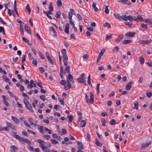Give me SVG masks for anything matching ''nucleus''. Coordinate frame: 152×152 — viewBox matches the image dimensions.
<instances>
[{
	"mask_svg": "<svg viewBox=\"0 0 152 152\" xmlns=\"http://www.w3.org/2000/svg\"><path fill=\"white\" fill-rule=\"evenodd\" d=\"M77 81L79 83H83L85 85H87L84 73H83L81 74L80 77L77 79Z\"/></svg>",
	"mask_w": 152,
	"mask_h": 152,
	"instance_id": "obj_1",
	"label": "nucleus"
},
{
	"mask_svg": "<svg viewBox=\"0 0 152 152\" xmlns=\"http://www.w3.org/2000/svg\"><path fill=\"white\" fill-rule=\"evenodd\" d=\"M37 127L40 130V132L42 134H44L45 133L44 131H47L48 129L46 127L43 128V126L38 125Z\"/></svg>",
	"mask_w": 152,
	"mask_h": 152,
	"instance_id": "obj_2",
	"label": "nucleus"
},
{
	"mask_svg": "<svg viewBox=\"0 0 152 152\" xmlns=\"http://www.w3.org/2000/svg\"><path fill=\"white\" fill-rule=\"evenodd\" d=\"M152 142V141H150L145 143H142V145L140 149L142 150H143L145 148L147 147L149 145H150L151 143Z\"/></svg>",
	"mask_w": 152,
	"mask_h": 152,
	"instance_id": "obj_3",
	"label": "nucleus"
},
{
	"mask_svg": "<svg viewBox=\"0 0 152 152\" xmlns=\"http://www.w3.org/2000/svg\"><path fill=\"white\" fill-rule=\"evenodd\" d=\"M70 12L69 13V20H72V15L75 13V12L72 9H70Z\"/></svg>",
	"mask_w": 152,
	"mask_h": 152,
	"instance_id": "obj_4",
	"label": "nucleus"
},
{
	"mask_svg": "<svg viewBox=\"0 0 152 152\" xmlns=\"http://www.w3.org/2000/svg\"><path fill=\"white\" fill-rule=\"evenodd\" d=\"M135 32H128L125 34L126 36L129 37H134L135 34Z\"/></svg>",
	"mask_w": 152,
	"mask_h": 152,
	"instance_id": "obj_5",
	"label": "nucleus"
},
{
	"mask_svg": "<svg viewBox=\"0 0 152 152\" xmlns=\"http://www.w3.org/2000/svg\"><path fill=\"white\" fill-rule=\"evenodd\" d=\"M76 142L79 146L78 147V150H82L83 149V145L81 142L78 141H77Z\"/></svg>",
	"mask_w": 152,
	"mask_h": 152,
	"instance_id": "obj_6",
	"label": "nucleus"
},
{
	"mask_svg": "<svg viewBox=\"0 0 152 152\" xmlns=\"http://www.w3.org/2000/svg\"><path fill=\"white\" fill-rule=\"evenodd\" d=\"M90 98L89 100V102L91 104H93L94 101V95L92 92H90Z\"/></svg>",
	"mask_w": 152,
	"mask_h": 152,
	"instance_id": "obj_7",
	"label": "nucleus"
},
{
	"mask_svg": "<svg viewBox=\"0 0 152 152\" xmlns=\"http://www.w3.org/2000/svg\"><path fill=\"white\" fill-rule=\"evenodd\" d=\"M132 83V81H131L128 83L127 85L126 86V89L127 90H129L130 89Z\"/></svg>",
	"mask_w": 152,
	"mask_h": 152,
	"instance_id": "obj_8",
	"label": "nucleus"
},
{
	"mask_svg": "<svg viewBox=\"0 0 152 152\" xmlns=\"http://www.w3.org/2000/svg\"><path fill=\"white\" fill-rule=\"evenodd\" d=\"M6 124L8 127L10 128L11 129L14 130H15V128L14 126L13 125H12V124H11L10 123H9L8 122H6Z\"/></svg>",
	"mask_w": 152,
	"mask_h": 152,
	"instance_id": "obj_9",
	"label": "nucleus"
},
{
	"mask_svg": "<svg viewBox=\"0 0 152 152\" xmlns=\"http://www.w3.org/2000/svg\"><path fill=\"white\" fill-rule=\"evenodd\" d=\"M69 24L68 23H67L66 24L64 31L66 34H68L69 33Z\"/></svg>",
	"mask_w": 152,
	"mask_h": 152,
	"instance_id": "obj_10",
	"label": "nucleus"
},
{
	"mask_svg": "<svg viewBox=\"0 0 152 152\" xmlns=\"http://www.w3.org/2000/svg\"><path fill=\"white\" fill-rule=\"evenodd\" d=\"M25 30L29 34H31V32L30 27L26 25H25Z\"/></svg>",
	"mask_w": 152,
	"mask_h": 152,
	"instance_id": "obj_11",
	"label": "nucleus"
},
{
	"mask_svg": "<svg viewBox=\"0 0 152 152\" xmlns=\"http://www.w3.org/2000/svg\"><path fill=\"white\" fill-rule=\"evenodd\" d=\"M119 2H121L124 4H127L129 5H130L131 3L128 1V0H121L118 1Z\"/></svg>",
	"mask_w": 152,
	"mask_h": 152,
	"instance_id": "obj_12",
	"label": "nucleus"
},
{
	"mask_svg": "<svg viewBox=\"0 0 152 152\" xmlns=\"http://www.w3.org/2000/svg\"><path fill=\"white\" fill-rule=\"evenodd\" d=\"M11 118L12 120L17 124H19V121L18 119L13 116H11Z\"/></svg>",
	"mask_w": 152,
	"mask_h": 152,
	"instance_id": "obj_13",
	"label": "nucleus"
},
{
	"mask_svg": "<svg viewBox=\"0 0 152 152\" xmlns=\"http://www.w3.org/2000/svg\"><path fill=\"white\" fill-rule=\"evenodd\" d=\"M96 2H93L92 4V7L94 9V11L95 12H98V9L96 7Z\"/></svg>",
	"mask_w": 152,
	"mask_h": 152,
	"instance_id": "obj_14",
	"label": "nucleus"
},
{
	"mask_svg": "<svg viewBox=\"0 0 152 152\" xmlns=\"http://www.w3.org/2000/svg\"><path fill=\"white\" fill-rule=\"evenodd\" d=\"M57 6L58 8H60L62 5V2L61 0H58L56 2Z\"/></svg>",
	"mask_w": 152,
	"mask_h": 152,
	"instance_id": "obj_15",
	"label": "nucleus"
},
{
	"mask_svg": "<svg viewBox=\"0 0 152 152\" xmlns=\"http://www.w3.org/2000/svg\"><path fill=\"white\" fill-rule=\"evenodd\" d=\"M114 15L116 19L119 20H121V16H120L119 14L114 13Z\"/></svg>",
	"mask_w": 152,
	"mask_h": 152,
	"instance_id": "obj_16",
	"label": "nucleus"
},
{
	"mask_svg": "<svg viewBox=\"0 0 152 152\" xmlns=\"http://www.w3.org/2000/svg\"><path fill=\"white\" fill-rule=\"evenodd\" d=\"M131 42V40L130 39L124 40V41L121 42V43L124 45H126Z\"/></svg>",
	"mask_w": 152,
	"mask_h": 152,
	"instance_id": "obj_17",
	"label": "nucleus"
},
{
	"mask_svg": "<svg viewBox=\"0 0 152 152\" xmlns=\"http://www.w3.org/2000/svg\"><path fill=\"white\" fill-rule=\"evenodd\" d=\"M124 36L122 35H121L117 39H115V41L117 42H120L123 38Z\"/></svg>",
	"mask_w": 152,
	"mask_h": 152,
	"instance_id": "obj_18",
	"label": "nucleus"
},
{
	"mask_svg": "<svg viewBox=\"0 0 152 152\" xmlns=\"http://www.w3.org/2000/svg\"><path fill=\"white\" fill-rule=\"evenodd\" d=\"M139 59L140 64H143L145 61L144 58L142 56H140L139 57Z\"/></svg>",
	"mask_w": 152,
	"mask_h": 152,
	"instance_id": "obj_19",
	"label": "nucleus"
},
{
	"mask_svg": "<svg viewBox=\"0 0 152 152\" xmlns=\"http://www.w3.org/2000/svg\"><path fill=\"white\" fill-rule=\"evenodd\" d=\"M80 122V124L81 127H84L86 126V121L83 120Z\"/></svg>",
	"mask_w": 152,
	"mask_h": 152,
	"instance_id": "obj_20",
	"label": "nucleus"
},
{
	"mask_svg": "<svg viewBox=\"0 0 152 152\" xmlns=\"http://www.w3.org/2000/svg\"><path fill=\"white\" fill-rule=\"evenodd\" d=\"M68 78L69 80L72 82H73L74 80L73 77L71 74L69 73L68 75Z\"/></svg>",
	"mask_w": 152,
	"mask_h": 152,
	"instance_id": "obj_21",
	"label": "nucleus"
},
{
	"mask_svg": "<svg viewBox=\"0 0 152 152\" xmlns=\"http://www.w3.org/2000/svg\"><path fill=\"white\" fill-rule=\"evenodd\" d=\"M88 85L91 87H92V85L91 83V77H90V75H89L88 77Z\"/></svg>",
	"mask_w": 152,
	"mask_h": 152,
	"instance_id": "obj_22",
	"label": "nucleus"
},
{
	"mask_svg": "<svg viewBox=\"0 0 152 152\" xmlns=\"http://www.w3.org/2000/svg\"><path fill=\"white\" fill-rule=\"evenodd\" d=\"M50 31L53 32V33L54 34V36H56V33L55 30L54 28L52 27H50Z\"/></svg>",
	"mask_w": 152,
	"mask_h": 152,
	"instance_id": "obj_23",
	"label": "nucleus"
},
{
	"mask_svg": "<svg viewBox=\"0 0 152 152\" xmlns=\"http://www.w3.org/2000/svg\"><path fill=\"white\" fill-rule=\"evenodd\" d=\"M61 14V12L60 11H58L56 12L55 16L57 18H60V16Z\"/></svg>",
	"mask_w": 152,
	"mask_h": 152,
	"instance_id": "obj_24",
	"label": "nucleus"
},
{
	"mask_svg": "<svg viewBox=\"0 0 152 152\" xmlns=\"http://www.w3.org/2000/svg\"><path fill=\"white\" fill-rule=\"evenodd\" d=\"M26 107L28 110H29L32 113L33 112V111L31 109L32 107L31 105H25Z\"/></svg>",
	"mask_w": 152,
	"mask_h": 152,
	"instance_id": "obj_25",
	"label": "nucleus"
},
{
	"mask_svg": "<svg viewBox=\"0 0 152 152\" xmlns=\"http://www.w3.org/2000/svg\"><path fill=\"white\" fill-rule=\"evenodd\" d=\"M119 50V48L118 46H115L113 49V53L115 52H117Z\"/></svg>",
	"mask_w": 152,
	"mask_h": 152,
	"instance_id": "obj_26",
	"label": "nucleus"
},
{
	"mask_svg": "<svg viewBox=\"0 0 152 152\" xmlns=\"http://www.w3.org/2000/svg\"><path fill=\"white\" fill-rule=\"evenodd\" d=\"M95 144L97 146L99 147H101L102 146V143L99 142L97 139L96 140Z\"/></svg>",
	"mask_w": 152,
	"mask_h": 152,
	"instance_id": "obj_27",
	"label": "nucleus"
},
{
	"mask_svg": "<svg viewBox=\"0 0 152 152\" xmlns=\"http://www.w3.org/2000/svg\"><path fill=\"white\" fill-rule=\"evenodd\" d=\"M116 123V121L114 119L111 120L109 122V123L112 125H115Z\"/></svg>",
	"mask_w": 152,
	"mask_h": 152,
	"instance_id": "obj_28",
	"label": "nucleus"
},
{
	"mask_svg": "<svg viewBox=\"0 0 152 152\" xmlns=\"http://www.w3.org/2000/svg\"><path fill=\"white\" fill-rule=\"evenodd\" d=\"M26 9L27 10L28 13L29 15L31 13V10L28 4H27V6L26 7Z\"/></svg>",
	"mask_w": 152,
	"mask_h": 152,
	"instance_id": "obj_29",
	"label": "nucleus"
},
{
	"mask_svg": "<svg viewBox=\"0 0 152 152\" xmlns=\"http://www.w3.org/2000/svg\"><path fill=\"white\" fill-rule=\"evenodd\" d=\"M104 27H107L108 28H110L111 27V25L108 22H106L104 25Z\"/></svg>",
	"mask_w": 152,
	"mask_h": 152,
	"instance_id": "obj_30",
	"label": "nucleus"
},
{
	"mask_svg": "<svg viewBox=\"0 0 152 152\" xmlns=\"http://www.w3.org/2000/svg\"><path fill=\"white\" fill-rule=\"evenodd\" d=\"M48 9H49V10H51V11H53V4L51 2H50L49 4Z\"/></svg>",
	"mask_w": 152,
	"mask_h": 152,
	"instance_id": "obj_31",
	"label": "nucleus"
},
{
	"mask_svg": "<svg viewBox=\"0 0 152 152\" xmlns=\"http://www.w3.org/2000/svg\"><path fill=\"white\" fill-rule=\"evenodd\" d=\"M33 121V119L31 118H29L28 120V122L31 125H33L34 124Z\"/></svg>",
	"mask_w": 152,
	"mask_h": 152,
	"instance_id": "obj_32",
	"label": "nucleus"
},
{
	"mask_svg": "<svg viewBox=\"0 0 152 152\" xmlns=\"http://www.w3.org/2000/svg\"><path fill=\"white\" fill-rule=\"evenodd\" d=\"M67 86L68 88H72L71 84L69 80H67Z\"/></svg>",
	"mask_w": 152,
	"mask_h": 152,
	"instance_id": "obj_33",
	"label": "nucleus"
},
{
	"mask_svg": "<svg viewBox=\"0 0 152 152\" xmlns=\"http://www.w3.org/2000/svg\"><path fill=\"white\" fill-rule=\"evenodd\" d=\"M109 7V6H106L105 7V9L104 11V12L106 14H108L109 12V10L108 9V7Z\"/></svg>",
	"mask_w": 152,
	"mask_h": 152,
	"instance_id": "obj_34",
	"label": "nucleus"
},
{
	"mask_svg": "<svg viewBox=\"0 0 152 152\" xmlns=\"http://www.w3.org/2000/svg\"><path fill=\"white\" fill-rule=\"evenodd\" d=\"M137 18L138 19V20H138V21H137V22H138L139 21L141 22L143 21V19L140 15H138L137 16Z\"/></svg>",
	"mask_w": 152,
	"mask_h": 152,
	"instance_id": "obj_35",
	"label": "nucleus"
},
{
	"mask_svg": "<svg viewBox=\"0 0 152 152\" xmlns=\"http://www.w3.org/2000/svg\"><path fill=\"white\" fill-rule=\"evenodd\" d=\"M50 141L51 142L54 144H57L58 143V142L56 140L51 139Z\"/></svg>",
	"mask_w": 152,
	"mask_h": 152,
	"instance_id": "obj_36",
	"label": "nucleus"
},
{
	"mask_svg": "<svg viewBox=\"0 0 152 152\" xmlns=\"http://www.w3.org/2000/svg\"><path fill=\"white\" fill-rule=\"evenodd\" d=\"M61 53L63 55V56L66 55V50L64 49H63L61 50Z\"/></svg>",
	"mask_w": 152,
	"mask_h": 152,
	"instance_id": "obj_37",
	"label": "nucleus"
},
{
	"mask_svg": "<svg viewBox=\"0 0 152 152\" xmlns=\"http://www.w3.org/2000/svg\"><path fill=\"white\" fill-rule=\"evenodd\" d=\"M61 53L63 55V56L66 55V50L64 49H63L61 50Z\"/></svg>",
	"mask_w": 152,
	"mask_h": 152,
	"instance_id": "obj_38",
	"label": "nucleus"
},
{
	"mask_svg": "<svg viewBox=\"0 0 152 152\" xmlns=\"http://www.w3.org/2000/svg\"><path fill=\"white\" fill-rule=\"evenodd\" d=\"M65 70L68 73H70V66H67L65 67Z\"/></svg>",
	"mask_w": 152,
	"mask_h": 152,
	"instance_id": "obj_39",
	"label": "nucleus"
},
{
	"mask_svg": "<svg viewBox=\"0 0 152 152\" xmlns=\"http://www.w3.org/2000/svg\"><path fill=\"white\" fill-rule=\"evenodd\" d=\"M42 137L47 140H49L50 138V136L49 135H42Z\"/></svg>",
	"mask_w": 152,
	"mask_h": 152,
	"instance_id": "obj_40",
	"label": "nucleus"
},
{
	"mask_svg": "<svg viewBox=\"0 0 152 152\" xmlns=\"http://www.w3.org/2000/svg\"><path fill=\"white\" fill-rule=\"evenodd\" d=\"M145 23H148L151 24H152V21L151 20L149 19H146L145 20Z\"/></svg>",
	"mask_w": 152,
	"mask_h": 152,
	"instance_id": "obj_41",
	"label": "nucleus"
},
{
	"mask_svg": "<svg viewBox=\"0 0 152 152\" xmlns=\"http://www.w3.org/2000/svg\"><path fill=\"white\" fill-rule=\"evenodd\" d=\"M2 78L3 79H4L5 82H9V79L6 75L3 76Z\"/></svg>",
	"mask_w": 152,
	"mask_h": 152,
	"instance_id": "obj_42",
	"label": "nucleus"
},
{
	"mask_svg": "<svg viewBox=\"0 0 152 152\" xmlns=\"http://www.w3.org/2000/svg\"><path fill=\"white\" fill-rule=\"evenodd\" d=\"M13 133H14V137H15V138L18 139L19 140V139H20V138L21 137H20L18 135L16 134L15 132H14Z\"/></svg>",
	"mask_w": 152,
	"mask_h": 152,
	"instance_id": "obj_43",
	"label": "nucleus"
},
{
	"mask_svg": "<svg viewBox=\"0 0 152 152\" xmlns=\"http://www.w3.org/2000/svg\"><path fill=\"white\" fill-rule=\"evenodd\" d=\"M127 17L128 16L126 15H123L121 16V19H123L124 20L127 21Z\"/></svg>",
	"mask_w": 152,
	"mask_h": 152,
	"instance_id": "obj_44",
	"label": "nucleus"
},
{
	"mask_svg": "<svg viewBox=\"0 0 152 152\" xmlns=\"http://www.w3.org/2000/svg\"><path fill=\"white\" fill-rule=\"evenodd\" d=\"M112 35L113 34H110L107 35H106V39H108L111 38Z\"/></svg>",
	"mask_w": 152,
	"mask_h": 152,
	"instance_id": "obj_45",
	"label": "nucleus"
},
{
	"mask_svg": "<svg viewBox=\"0 0 152 152\" xmlns=\"http://www.w3.org/2000/svg\"><path fill=\"white\" fill-rule=\"evenodd\" d=\"M69 121L70 123H71L72 121L73 118L72 115H69Z\"/></svg>",
	"mask_w": 152,
	"mask_h": 152,
	"instance_id": "obj_46",
	"label": "nucleus"
},
{
	"mask_svg": "<svg viewBox=\"0 0 152 152\" xmlns=\"http://www.w3.org/2000/svg\"><path fill=\"white\" fill-rule=\"evenodd\" d=\"M125 24L126 25L128 26L129 27H132V23H129L128 22H124Z\"/></svg>",
	"mask_w": 152,
	"mask_h": 152,
	"instance_id": "obj_47",
	"label": "nucleus"
},
{
	"mask_svg": "<svg viewBox=\"0 0 152 152\" xmlns=\"http://www.w3.org/2000/svg\"><path fill=\"white\" fill-rule=\"evenodd\" d=\"M129 20L130 21H132L133 20V18L131 15H129L127 17V20Z\"/></svg>",
	"mask_w": 152,
	"mask_h": 152,
	"instance_id": "obj_48",
	"label": "nucleus"
},
{
	"mask_svg": "<svg viewBox=\"0 0 152 152\" xmlns=\"http://www.w3.org/2000/svg\"><path fill=\"white\" fill-rule=\"evenodd\" d=\"M39 56H40V57L41 58H42V59H44L45 56H44V55L41 52H39Z\"/></svg>",
	"mask_w": 152,
	"mask_h": 152,
	"instance_id": "obj_49",
	"label": "nucleus"
},
{
	"mask_svg": "<svg viewBox=\"0 0 152 152\" xmlns=\"http://www.w3.org/2000/svg\"><path fill=\"white\" fill-rule=\"evenodd\" d=\"M28 148L29 149L30 151H32L33 152H34L35 149L33 148V147L30 145H28Z\"/></svg>",
	"mask_w": 152,
	"mask_h": 152,
	"instance_id": "obj_50",
	"label": "nucleus"
},
{
	"mask_svg": "<svg viewBox=\"0 0 152 152\" xmlns=\"http://www.w3.org/2000/svg\"><path fill=\"white\" fill-rule=\"evenodd\" d=\"M102 123V125L103 126H105L106 125L105 120L104 118H102L101 120Z\"/></svg>",
	"mask_w": 152,
	"mask_h": 152,
	"instance_id": "obj_51",
	"label": "nucleus"
},
{
	"mask_svg": "<svg viewBox=\"0 0 152 152\" xmlns=\"http://www.w3.org/2000/svg\"><path fill=\"white\" fill-rule=\"evenodd\" d=\"M10 3L9 1L6 2L4 4L6 9H8V6Z\"/></svg>",
	"mask_w": 152,
	"mask_h": 152,
	"instance_id": "obj_52",
	"label": "nucleus"
},
{
	"mask_svg": "<svg viewBox=\"0 0 152 152\" xmlns=\"http://www.w3.org/2000/svg\"><path fill=\"white\" fill-rule=\"evenodd\" d=\"M24 125L27 127L30 128H31V127L30 126V125L28 124L26 121H24Z\"/></svg>",
	"mask_w": 152,
	"mask_h": 152,
	"instance_id": "obj_53",
	"label": "nucleus"
},
{
	"mask_svg": "<svg viewBox=\"0 0 152 152\" xmlns=\"http://www.w3.org/2000/svg\"><path fill=\"white\" fill-rule=\"evenodd\" d=\"M11 148L12 149L14 150V151H17L18 150V148L16 147L15 146L13 145H12L11 146Z\"/></svg>",
	"mask_w": 152,
	"mask_h": 152,
	"instance_id": "obj_54",
	"label": "nucleus"
},
{
	"mask_svg": "<svg viewBox=\"0 0 152 152\" xmlns=\"http://www.w3.org/2000/svg\"><path fill=\"white\" fill-rule=\"evenodd\" d=\"M60 83L63 85H65L66 83V81L65 80H63L60 81Z\"/></svg>",
	"mask_w": 152,
	"mask_h": 152,
	"instance_id": "obj_55",
	"label": "nucleus"
},
{
	"mask_svg": "<svg viewBox=\"0 0 152 152\" xmlns=\"http://www.w3.org/2000/svg\"><path fill=\"white\" fill-rule=\"evenodd\" d=\"M105 50L104 49H102L100 51V53H99V55L101 56H102L105 52Z\"/></svg>",
	"mask_w": 152,
	"mask_h": 152,
	"instance_id": "obj_56",
	"label": "nucleus"
},
{
	"mask_svg": "<svg viewBox=\"0 0 152 152\" xmlns=\"http://www.w3.org/2000/svg\"><path fill=\"white\" fill-rule=\"evenodd\" d=\"M142 27L144 28L147 29V25L145 24L144 23H142L141 24Z\"/></svg>",
	"mask_w": 152,
	"mask_h": 152,
	"instance_id": "obj_57",
	"label": "nucleus"
},
{
	"mask_svg": "<svg viewBox=\"0 0 152 152\" xmlns=\"http://www.w3.org/2000/svg\"><path fill=\"white\" fill-rule=\"evenodd\" d=\"M41 148L42 150L44 152L48 150V148L46 145L42 147Z\"/></svg>",
	"mask_w": 152,
	"mask_h": 152,
	"instance_id": "obj_58",
	"label": "nucleus"
},
{
	"mask_svg": "<svg viewBox=\"0 0 152 152\" xmlns=\"http://www.w3.org/2000/svg\"><path fill=\"white\" fill-rule=\"evenodd\" d=\"M37 141L38 142L40 143V144L42 143H45V142H44L42 140L40 139H38L37 140Z\"/></svg>",
	"mask_w": 152,
	"mask_h": 152,
	"instance_id": "obj_59",
	"label": "nucleus"
},
{
	"mask_svg": "<svg viewBox=\"0 0 152 152\" xmlns=\"http://www.w3.org/2000/svg\"><path fill=\"white\" fill-rule=\"evenodd\" d=\"M146 95L148 98H150L152 96V93L150 92H148L146 93Z\"/></svg>",
	"mask_w": 152,
	"mask_h": 152,
	"instance_id": "obj_60",
	"label": "nucleus"
},
{
	"mask_svg": "<svg viewBox=\"0 0 152 152\" xmlns=\"http://www.w3.org/2000/svg\"><path fill=\"white\" fill-rule=\"evenodd\" d=\"M26 139H25L24 138L21 137L20 139H19V141L20 142H21L22 143H23V142H24L25 140Z\"/></svg>",
	"mask_w": 152,
	"mask_h": 152,
	"instance_id": "obj_61",
	"label": "nucleus"
},
{
	"mask_svg": "<svg viewBox=\"0 0 152 152\" xmlns=\"http://www.w3.org/2000/svg\"><path fill=\"white\" fill-rule=\"evenodd\" d=\"M48 61L52 64H53L54 63L53 60L51 58V57H50L47 58Z\"/></svg>",
	"mask_w": 152,
	"mask_h": 152,
	"instance_id": "obj_62",
	"label": "nucleus"
},
{
	"mask_svg": "<svg viewBox=\"0 0 152 152\" xmlns=\"http://www.w3.org/2000/svg\"><path fill=\"white\" fill-rule=\"evenodd\" d=\"M87 29L90 31H94V29L92 27H87Z\"/></svg>",
	"mask_w": 152,
	"mask_h": 152,
	"instance_id": "obj_63",
	"label": "nucleus"
},
{
	"mask_svg": "<svg viewBox=\"0 0 152 152\" xmlns=\"http://www.w3.org/2000/svg\"><path fill=\"white\" fill-rule=\"evenodd\" d=\"M33 60L32 61V63L34 65H37V60L36 59H33Z\"/></svg>",
	"mask_w": 152,
	"mask_h": 152,
	"instance_id": "obj_64",
	"label": "nucleus"
}]
</instances>
